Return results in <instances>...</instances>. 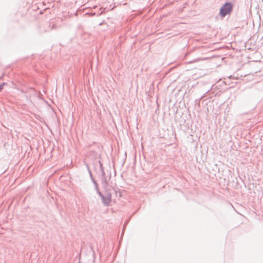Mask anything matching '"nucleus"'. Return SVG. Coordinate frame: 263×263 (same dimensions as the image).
<instances>
[{"label": "nucleus", "mask_w": 263, "mask_h": 263, "mask_svg": "<svg viewBox=\"0 0 263 263\" xmlns=\"http://www.w3.org/2000/svg\"><path fill=\"white\" fill-rule=\"evenodd\" d=\"M5 85V83H3V84L0 85V91L3 89L4 85Z\"/></svg>", "instance_id": "7ed1b4c3"}, {"label": "nucleus", "mask_w": 263, "mask_h": 263, "mask_svg": "<svg viewBox=\"0 0 263 263\" xmlns=\"http://www.w3.org/2000/svg\"><path fill=\"white\" fill-rule=\"evenodd\" d=\"M101 196L103 199V203L106 205L109 204L111 200V194L108 193L107 191H106L102 194Z\"/></svg>", "instance_id": "f03ea898"}, {"label": "nucleus", "mask_w": 263, "mask_h": 263, "mask_svg": "<svg viewBox=\"0 0 263 263\" xmlns=\"http://www.w3.org/2000/svg\"><path fill=\"white\" fill-rule=\"evenodd\" d=\"M233 9V5L231 3H226L220 10V15L222 17L230 14Z\"/></svg>", "instance_id": "f257e3e1"}]
</instances>
